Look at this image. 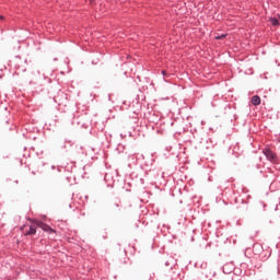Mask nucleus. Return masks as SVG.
<instances>
[{"label": "nucleus", "instance_id": "f257e3e1", "mask_svg": "<svg viewBox=\"0 0 280 280\" xmlns=\"http://www.w3.org/2000/svg\"><path fill=\"white\" fill-rule=\"evenodd\" d=\"M35 224L39 229H43L45 231V233H48V235H51V237H56V230L51 229V226H49L46 223L40 222V221H36Z\"/></svg>", "mask_w": 280, "mask_h": 280}, {"label": "nucleus", "instance_id": "f03ea898", "mask_svg": "<svg viewBox=\"0 0 280 280\" xmlns=\"http://www.w3.org/2000/svg\"><path fill=\"white\" fill-rule=\"evenodd\" d=\"M24 235H36V226L35 225H24L21 229Z\"/></svg>", "mask_w": 280, "mask_h": 280}, {"label": "nucleus", "instance_id": "7ed1b4c3", "mask_svg": "<svg viewBox=\"0 0 280 280\" xmlns=\"http://www.w3.org/2000/svg\"><path fill=\"white\" fill-rule=\"evenodd\" d=\"M264 154L267 156V159L271 162L277 161V154H275V152H272V150L270 149H266L264 151Z\"/></svg>", "mask_w": 280, "mask_h": 280}, {"label": "nucleus", "instance_id": "20e7f679", "mask_svg": "<svg viewBox=\"0 0 280 280\" xmlns=\"http://www.w3.org/2000/svg\"><path fill=\"white\" fill-rule=\"evenodd\" d=\"M252 104H253L254 106H259V104H261V98H260L258 95H254V96L252 97Z\"/></svg>", "mask_w": 280, "mask_h": 280}, {"label": "nucleus", "instance_id": "39448f33", "mask_svg": "<svg viewBox=\"0 0 280 280\" xmlns=\"http://www.w3.org/2000/svg\"><path fill=\"white\" fill-rule=\"evenodd\" d=\"M269 23H271V25H273V27H279V20H277V18H270L269 19Z\"/></svg>", "mask_w": 280, "mask_h": 280}, {"label": "nucleus", "instance_id": "423d86ee", "mask_svg": "<svg viewBox=\"0 0 280 280\" xmlns=\"http://www.w3.org/2000/svg\"><path fill=\"white\" fill-rule=\"evenodd\" d=\"M214 38H215V40H222L223 38H226V34H222L220 36H215Z\"/></svg>", "mask_w": 280, "mask_h": 280}, {"label": "nucleus", "instance_id": "0eeeda50", "mask_svg": "<svg viewBox=\"0 0 280 280\" xmlns=\"http://www.w3.org/2000/svg\"><path fill=\"white\" fill-rule=\"evenodd\" d=\"M162 75H167V72L165 70H163Z\"/></svg>", "mask_w": 280, "mask_h": 280}, {"label": "nucleus", "instance_id": "6e6552de", "mask_svg": "<svg viewBox=\"0 0 280 280\" xmlns=\"http://www.w3.org/2000/svg\"><path fill=\"white\" fill-rule=\"evenodd\" d=\"M0 19H3V16L0 15Z\"/></svg>", "mask_w": 280, "mask_h": 280}]
</instances>
